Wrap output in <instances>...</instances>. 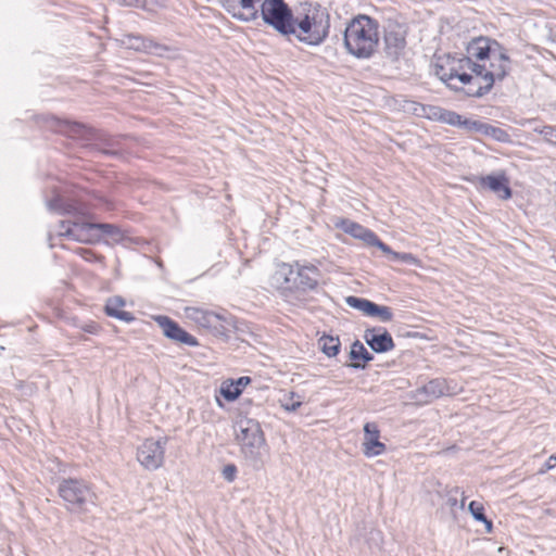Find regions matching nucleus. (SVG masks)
Listing matches in <instances>:
<instances>
[{
	"label": "nucleus",
	"instance_id": "12",
	"mask_svg": "<svg viewBox=\"0 0 556 556\" xmlns=\"http://www.w3.org/2000/svg\"><path fill=\"white\" fill-rule=\"evenodd\" d=\"M263 0H224V9L233 18L242 22H253L260 16Z\"/></svg>",
	"mask_w": 556,
	"mask_h": 556
},
{
	"label": "nucleus",
	"instance_id": "33",
	"mask_svg": "<svg viewBox=\"0 0 556 556\" xmlns=\"http://www.w3.org/2000/svg\"><path fill=\"white\" fill-rule=\"evenodd\" d=\"M220 394L229 402L237 400L241 394V389H239L235 380H227L222 383Z\"/></svg>",
	"mask_w": 556,
	"mask_h": 556
},
{
	"label": "nucleus",
	"instance_id": "46",
	"mask_svg": "<svg viewBox=\"0 0 556 556\" xmlns=\"http://www.w3.org/2000/svg\"><path fill=\"white\" fill-rule=\"evenodd\" d=\"M454 492L457 494L459 492V489L455 488Z\"/></svg>",
	"mask_w": 556,
	"mask_h": 556
},
{
	"label": "nucleus",
	"instance_id": "34",
	"mask_svg": "<svg viewBox=\"0 0 556 556\" xmlns=\"http://www.w3.org/2000/svg\"><path fill=\"white\" fill-rule=\"evenodd\" d=\"M422 109H424V104L422 103H419V102H416V101H405L404 105H403V110L406 112V113H410L413 115H416L418 117H421V112H422Z\"/></svg>",
	"mask_w": 556,
	"mask_h": 556
},
{
	"label": "nucleus",
	"instance_id": "42",
	"mask_svg": "<svg viewBox=\"0 0 556 556\" xmlns=\"http://www.w3.org/2000/svg\"><path fill=\"white\" fill-rule=\"evenodd\" d=\"M85 330L90 332V333H94L97 331V326L96 325H90V326L86 327Z\"/></svg>",
	"mask_w": 556,
	"mask_h": 556
},
{
	"label": "nucleus",
	"instance_id": "43",
	"mask_svg": "<svg viewBox=\"0 0 556 556\" xmlns=\"http://www.w3.org/2000/svg\"><path fill=\"white\" fill-rule=\"evenodd\" d=\"M447 502H448V504H450L451 506H455V505L457 504V500H456V497H452V496H450V497H448V501H447Z\"/></svg>",
	"mask_w": 556,
	"mask_h": 556
},
{
	"label": "nucleus",
	"instance_id": "29",
	"mask_svg": "<svg viewBox=\"0 0 556 556\" xmlns=\"http://www.w3.org/2000/svg\"><path fill=\"white\" fill-rule=\"evenodd\" d=\"M47 206L50 211L56 212L60 214L63 213H72L74 210V206L63 200V198L60 194H55L51 200L47 201Z\"/></svg>",
	"mask_w": 556,
	"mask_h": 556
},
{
	"label": "nucleus",
	"instance_id": "22",
	"mask_svg": "<svg viewBox=\"0 0 556 556\" xmlns=\"http://www.w3.org/2000/svg\"><path fill=\"white\" fill-rule=\"evenodd\" d=\"M479 185L494 192L500 199L507 200L511 197L509 181L504 174L486 175L479 177Z\"/></svg>",
	"mask_w": 556,
	"mask_h": 556
},
{
	"label": "nucleus",
	"instance_id": "1",
	"mask_svg": "<svg viewBox=\"0 0 556 556\" xmlns=\"http://www.w3.org/2000/svg\"><path fill=\"white\" fill-rule=\"evenodd\" d=\"M329 27V14L321 7L314 2H304L294 10L292 31H288V36L293 35L301 42L317 46L328 36Z\"/></svg>",
	"mask_w": 556,
	"mask_h": 556
},
{
	"label": "nucleus",
	"instance_id": "26",
	"mask_svg": "<svg viewBox=\"0 0 556 556\" xmlns=\"http://www.w3.org/2000/svg\"><path fill=\"white\" fill-rule=\"evenodd\" d=\"M97 230L100 233V239L105 236L114 243H119L125 239L124 231L113 224L97 223Z\"/></svg>",
	"mask_w": 556,
	"mask_h": 556
},
{
	"label": "nucleus",
	"instance_id": "40",
	"mask_svg": "<svg viewBox=\"0 0 556 556\" xmlns=\"http://www.w3.org/2000/svg\"><path fill=\"white\" fill-rule=\"evenodd\" d=\"M556 466V455L549 456L545 465L539 470V473L543 475L546 471L553 469Z\"/></svg>",
	"mask_w": 556,
	"mask_h": 556
},
{
	"label": "nucleus",
	"instance_id": "5",
	"mask_svg": "<svg viewBox=\"0 0 556 556\" xmlns=\"http://www.w3.org/2000/svg\"><path fill=\"white\" fill-rule=\"evenodd\" d=\"M509 56L505 53L504 59L492 56L485 64L477 63L478 77H476V80H478V87L470 88L467 96L479 98L486 94L496 80H503L506 77L509 71Z\"/></svg>",
	"mask_w": 556,
	"mask_h": 556
},
{
	"label": "nucleus",
	"instance_id": "25",
	"mask_svg": "<svg viewBox=\"0 0 556 556\" xmlns=\"http://www.w3.org/2000/svg\"><path fill=\"white\" fill-rule=\"evenodd\" d=\"M463 129L475 130V131H479V132H482L485 135H490L497 140H502L503 137L506 136V132L501 128H497L492 125L484 124V123H481L478 121L467 119V118L464 119Z\"/></svg>",
	"mask_w": 556,
	"mask_h": 556
},
{
	"label": "nucleus",
	"instance_id": "41",
	"mask_svg": "<svg viewBox=\"0 0 556 556\" xmlns=\"http://www.w3.org/2000/svg\"><path fill=\"white\" fill-rule=\"evenodd\" d=\"M251 382V378L250 377H247V376H243V377H240L239 379L235 380V383L236 386L241 389V391L243 390L244 387H247L249 383Z\"/></svg>",
	"mask_w": 556,
	"mask_h": 556
},
{
	"label": "nucleus",
	"instance_id": "31",
	"mask_svg": "<svg viewBox=\"0 0 556 556\" xmlns=\"http://www.w3.org/2000/svg\"><path fill=\"white\" fill-rule=\"evenodd\" d=\"M368 316L376 317L380 321L387 323V321L392 320L393 313H392L391 307L383 306V305H378V304L372 302L371 307H370V313H369Z\"/></svg>",
	"mask_w": 556,
	"mask_h": 556
},
{
	"label": "nucleus",
	"instance_id": "23",
	"mask_svg": "<svg viewBox=\"0 0 556 556\" xmlns=\"http://www.w3.org/2000/svg\"><path fill=\"white\" fill-rule=\"evenodd\" d=\"M130 40H135L130 46L136 50H141L150 54H154L157 56H163L169 48L154 41L151 38H146L141 36H130Z\"/></svg>",
	"mask_w": 556,
	"mask_h": 556
},
{
	"label": "nucleus",
	"instance_id": "4",
	"mask_svg": "<svg viewBox=\"0 0 556 556\" xmlns=\"http://www.w3.org/2000/svg\"><path fill=\"white\" fill-rule=\"evenodd\" d=\"M434 73L454 90L459 89L457 85L452 83L454 79L466 86V93L470 88L478 87V80H476V77H478L477 63L466 55L440 58L434 64Z\"/></svg>",
	"mask_w": 556,
	"mask_h": 556
},
{
	"label": "nucleus",
	"instance_id": "32",
	"mask_svg": "<svg viewBox=\"0 0 556 556\" xmlns=\"http://www.w3.org/2000/svg\"><path fill=\"white\" fill-rule=\"evenodd\" d=\"M350 357L354 361L362 359L364 363H368L374 359L372 354H370L359 341H355L352 344Z\"/></svg>",
	"mask_w": 556,
	"mask_h": 556
},
{
	"label": "nucleus",
	"instance_id": "16",
	"mask_svg": "<svg viewBox=\"0 0 556 556\" xmlns=\"http://www.w3.org/2000/svg\"><path fill=\"white\" fill-rule=\"evenodd\" d=\"M452 394L444 379H432L415 391V399L420 403H430L435 399Z\"/></svg>",
	"mask_w": 556,
	"mask_h": 556
},
{
	"label": "nucleus",
	"instance_id": "44",
	"mask_svg": "<svg viewBox=\"0 0 556 556\" xmlns=\"http://www.w3.org/2000/svg\"><path fill=\"white\" fill-rule=\"evenodd\" d=\"M466 496L464 495V492H462V501H460V507L463 508L465 505Z\"/></svg>",
	"mask_w": 556,
	"mask_h": 556
},
{
	"label": "nucleus",
	"instance_id": "6",
	"mask_svg": "<svg viewBox=\"0 0 556 556\" xmlns=\"http://www.w3.org/2000/svg\"><path fill=\"white\" fill-rule=\"evenodd\" d=\"M60 496L72 510L85 511L88 506L96 505V493L89 483L83 479L67 478L60 481L58 486Z\"/></svg>",
	"mask_w": 556,
	"mask_h": 556
},
{
	"label": "nucleus",
	"instance_id": "36",
	"mask_svg": "<svg viewBox=\"0 0 556 556\" xmlns=\"http://www.w3.org/2000/svg\"><path fill=\"white\" fill-rule=\"evenodd\" d=\"M540 132L546 141L556 143V129L554 127L544 126Z\"/></svg>",
	"mask_w": 556,
	"mask_h": 556
},
{
	"label": "nucleus",
	"instance_id": "28",
	"mask_svg": "<svg viewBox=\"0 0 556 556\" xmlns=\"http://www.w3.org/2000/svg\"><path fill=\"white\" fill-rule=\"evenodd\" d=\"M321 351L329 357L336 356L340 351L339 338L324 336L319 339Z\"/></svg>",
	"mask_w": 556,
	"mask_h": 556
},
{
	"label": "nucleus",
	"instance_id": "9",
	"mask_svg": "<svg viewBox=\"0 0 556 556\" xmlns=\"http://www.w3.org/2000/svg\"><path fill=\"white\" fill-rule=\"evenodd\" d=\"M58 235L81 243L93 244L100 241L97 223H86L80 217L60 222Z\"/></svg>",
	"mask_w": 556,
	"mask_h": 556
},
{
	"label": "nucleus",
	"instance_id": "3",
	"mask_svg": "<svg viewBox=\"0 0 556 556\" xmlns=\"http://www.w3.org/2000/svg\"><path fill=\"white\" fill-rule=\"evenodd\" d=\"M236 441L245 462L254 469H261L268 455L264 432L257 420L241 417L235 425Z\"/></svg>",
	"mask_w": 556,
	"mask_h": 556
},
{
	"label": "nucleus",
	"instance_id": "2",
	"mask_svg": "<svg viewBox=\"0 0 556 556\" xmlns=\"http://www.w3.org/2000/svg\"><path fill=\"white\" fill-rule=\"evenodd\" d=\"M379 43V24L368 15L355 16L345 27L344 46L349 53L358 59H368Z\"/></svg>",
	"mask_w": 556,
	"mask_h": 556
},
{
	"label": "nucleus",
	"instance_id": "15",
	"mask_svg": "<svg viewBox=\"0 0 556 556\" xmlns=\"http://www.w3.org/2000/svg\"><path fill=\"white\" fill-rule=\"evenodd\" d=\"M155 320L167 338L189 346L198 345L197 339L185 331L176 321L172 320L169 317L157 316Z\"/></svg>",
	"mask_w": 556,
	"mask_h": 556
},
{
	"label": "nucleus",
	"instance_id": "11",
	"mask_svg": "<svg viewBox=\"0 0 556 556\" xmlns=\"http://www.w3.org/2000/svg\"><path fill=\"white\" fill-rule=\"evenodd\" d=\"M466 56L476 63H486L492 56L505 58V49L495 40L485 37L472 39L466 48Z\"/></svg>",
	"mask_w": 556,
	"mask_h": 556
},
{
	"label": "nucleus",
	"instance_id": "19",
	"mask_svg": "<svg viewBox=\"0 0 556 556\" xmlns=\"http://www.w3.org/2000/svg\"><path fill=\"white\" fill-rule=\"evenodd\" d=\"M421 117L463 128L464 119L458 113L438 105L424 104Z\"/></svg>",
	"mask_w": 556,
	"mask_h": 556
},
{
	"label": "nucleus",
	"instance_id": "14",
	"mask_svg": "<svg viewBox=\"0 0 556 556\" xmlns=\"http://www.w3.org/2000/svg\"><path fill=\"white\" fill-rule=\"evenodd\" d=\"M341 227L344 232L364 241L366 244L377 247L383 253H391V248L389 245L383 243L374 231L363 227L362 225L351 220H343L341 223Z\"/></svg>",
	"mask_w": 556,
	"mask_h": 556
},
{
	"label": "nucleus",
	"instance_id": "37",
	"mask_svg": "<svg viewBox=\"0 0 556 556\" xmlns=\"http://www.w3.org/2000/svg\"><path fill=\"white\" fill-rule=\"evenodd\" d=\"M237 475V467L233 464H228L223 468V477L231 482L235 480Z\"/></svg>",
	"mask_w": 556,
	"mask_h": 556
},
{
	"label": "nucleus",
	"instance_id": "8",
	"mask_svg": "<svg viewBox=\"0 0 556 556\" xmlns=\"http://www.w3.org/2000/svg\"><path fill=\"white\" fill-rule=\"evenodd\" d=\"M277 275L283 278L288 288L306 291L316 288L319 271L315 266H300L299 263H295L293 265L282 264Z\"/></svg>",
	"mask_w": 556,
	"mask_h": 556
},
{
	"label": "nucleus",
	"instance_id": "21",
	"mask_svg": "<svg viewBox=\"0 0 556 556\" xmlns=\"http://www.w3.org/2000/svg\"><path fill=\"white\" fill-rule=\"evenodd\" d=\"M380 431L375 422H367L364 426V439L362 443L363 453L367 457L381 455L386 452L384 443L379 441Z\"/></svg>",
	"mask_w": 556,
	"mask_h": 556
},
{
	"label": "nucleus",
	"instance_id": "30",
	"mask_svg": "<svg viewBox=\"0 0 556 556\" xmlns=\"http://www.w3.org/2000/svg\"><path fill=\"white\" fill-rule=\"evenodd\" d=\"M345 302L350 307L362 312L366 316L370 313L372 302L367 299L350 295L345 299Z\"/></svg>",
	"mask_w": 556,
	"mask_h": 556
},
{
	"label": "nucleus",
	"instance_id": "27",
	"mask_svg": "<svg viewBox=\"0 0 556 556\" xmlns=\"http://www.w3.org/2000/svg\"><path fill=\"white\" fill-rule=\"evenodd\" d=\"M468 508L472 517L478 521H482L485 525L486 532L491 533L493 525L492 521L489 520L485 516L483 504L477 501H472L469 503Z\"/></svg>",
	"mask_w": 556,
	"mask_h": 556
},
{
	"label": "nucleus",
	"instance_id": "38",
	"mask_svg": "<svg viewBox=\"0 0 556 556\" xmlns=\"http://www.w3.org/2000/svg\"><path fill=\"white\" fill-rule=\"evenodd\" d=\"M125 7H135L146 9L149 0H115Z\"/></svg>",
	"mask_w": 556,
	"mask_h": 556
},
{
	"label": "nucleus",
	"instance_id": "10",
	"mask_svg": "<svg viewBox=\"0 0 556 556\" xmlns=\"http://www.w3.org/2000/svg\"><path fill=\"white\" fill-rule=\"evenodd\" d=\"M167 438L147 439L137 450V459L148 470H155L164 463Z\"/></svg>",
	"mask_w": 556,
	"mask_h": 556
},
{
	"label": "nucleus",
	"instance_id": "20",
	"mask_svg": "<svg viewBox=\"0 0 556 556\" xmlns=\"http://www.w3.org/2000/svg\"><path fill=\"white\" fill-rule=\"evenodd\" d=\"M364 340L376 353H386L394 349L391 334L381 327L366 329Z\"/></svg>",
	"mask_w": 556,
	"mask_h": 556
},
{
	"label": "nucleus",
	"instance_id": "45",
	"mask_svg": "<svg viewBox=\"0 0 556 556\" xmlns=\"http://www.w3.org/2000/svg\"><path fill=\"white\" fill-rule=\"evenodd\" d=\"M350 366L353 367V368H364L365 367V365H361V364H356V363L355 364H351Z\"/></svg>",
	"mask_w": 556,
	"mask_h": 556
},
{
	"label": "nucleus",
	"instance_id": "17",
	"mask_svg": "<svg viewBox=\"0 0 556 556\" xmlns=\"http://www.w3.org/2000/svg\"><path fill=\"white\" fill-rule=\"evenodd\" d=\"M405 29L397 24H389L384 34L386 52L393 60L397 59L406 46Z\"/></svg>",
	"mask_w": 556,
	"mask_h": 556
},
{
	"label": "nucleus",
	"instance_id": "39",
	"mask_svg": "<svg viewBox=\"0 0 556 556\" xmlns=\"http://www.w3.org/2000/svg\"><path fill=\"white\" fill-rule=\"evenodd\" d=\"M387 254L390 255L392 257V260H400L405 263H412L415 261V257L409 253H397V252H393L391 250V253H387Z\"/></svg>",
	"mask_w": 556,
	"mask_h": 556
},
{
	"label": "nucleus",
	"instance_id": "35",
	"mask_svg": "<svg viewBox=\"0 0 556 556\" xmlns=\"http://www.w3.org/2000/svg\"><path fill=\"white\" fill-rule=\"evenodd\" d=\"M295 394L292 392L289 394V399L283 402L281 405L282 407L288 410V412H295L301 405H302V402L301 401H294Z\"/></svg>",
	"mask_w": 556,
	"mask_h": 556
},
{
	"label": "nucleus",
	"instance_id": "13",
	"mask_svg": "<svg viewBox=\"0 0 556 556\" xmlns=\"http://www.w3.org/2000/svg\"><path fill=\"white\" fill-rule=\"evenodd\" d=\"M186 316L199 327L206 329L214 334H222L225 331V318L216 313L204 311L198 307H187Z\"/></svg>",
	"mask_w": 556,
	"mask_h": 556
},
{
	"label": "nucleus",
	"instance_id": "7",
	"mask_svg": "<svg viewBox=\"0 0 556 556\" xmlns=\"http://www.w3.org/2000/svg\"><path fill=\"white\" fill-rule=\"evenodd\" d=\"M260 16L265 24L282 36H288V31H292L291 22L294 11L285 0H263Z\"/></svg>",
	"mask_w": 556,
	"mask_h": 556
},
{
	"label": "nucleus",
	"instance_id": "24",
	"mask_svg": "<svg viewBox=\"0 0 556 556\" xmlns=\"http://www.w3.org/2000/svg\"><path fill=\"white\" fill-rule=\"evenodd\" d=\"M124 306L125 301L121 296L110 298L105 304V313L126 323L134 320L131 313L122 309Z\"/></svg>",
	"mask_w": 556,
	"mask_h": 556
},
{
	"label": "nucleus",
	"instance_id": "18",
	"mask_svg": "<svg viewBox=\"0 0 556 556\" xmlns=\"http://www.w3.org/2000/svg\"><path fill=\"white\" fill-rule=\"evenodd\" d=\"M421 117L463 128L464 119L458 113L438 105L424 104Z\"/></svg>",
	"mask_w": 556,
	"mask_h": 556
}]
</instances>
